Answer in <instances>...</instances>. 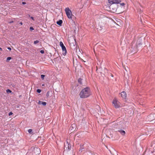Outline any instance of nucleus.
I'll return each instance as SVG.
<instances>
[{
	"label": "nucleus",
	"mask_w": 155,
	"mask_h": 155,
	"mask_svg": "<svg viewBox=\"0 0 155 155\" xmlns=\"http://www.w3.org/2000/svg\"><path fill=\"white\" fill-rule=\"evenodd\" d=\"M91 94V93L89 88L87 87L82 90L80 92L79 95L81 98H87Z\"/></svg>",
	"instance_id": "nucleus-1"
},
{
	"label": "nucleus",
	"mask_w": 155,
	"mask_h": 155,
	"mask_svg": "<svg viewBox=\"0 0 155 155\" xmlns=\"http://www.w3.org/2000/svg\"><path fill=\"white\" fill-rule=\"evenodd\" d=\"M65 11L68 18L71 20H72V15L71 11L68 8H66L65 9Z\"/></svg>",
	"instance_id": "nucleus-2"
},
{
	"label": "nucleus",
	"mask_w": 155,
	"mask_h": 155,
	"mask_svg": "<svg viewBox=\"0 0 155 155\" xmlns=\"http://www.w3.org/2000/svg\"><path fill=\"white\" fill-rule=\"evenodd\" d=\"M60 46L61 47L62 51L63 52L62 54L64 55H66L67 53V51L65 46L64 45L63 42L62 41L60 42Z\"/></svg>",
	"instance_id": "nucleus-3"
},
{
	"label": "nucleus",
	"mask_w": 155,
	"mask_h": 155,
	"mask_svg": "<svg viewBox=\"0 0 155 155\" xmlns=\"http://www.w3.org/2000/svg\"><path fill=\"white\" fill-rule=\"evenodd\" d=\"M112 103L116 108H118L120 107L119 102L116 99H114L113 100Z\"/></svg>",
	"instance_id": "nucleus-4"
},
{
	"label": "nucleus",
	"mask_w": 155,
	"mask_h": 155,
	"mask_svg": "<svg viewBox=\"0 0 155 155\" xmlns=\"http://www.w3.org/2000/svg\"><path fill=\"white\" fill-rule=\"evenodd\" d=\"M68 43L71 46H74L76 44L75 39H69Z\"/></svg>",
	"instance_id": "nucleus-5"
},
{
	"label": "nucleus",
	"mask_w": 155,
	"mask_h": 155,
	"mask_svg": "<svg viewBox=\"0 0 155 155\" xmlns=\"http://www.w3.org/2000/svg\"><path fill=\"white\" fill-rule=\"evenodd\" d=\"M121 2L120 0H108V2L111 4H118Z\"/></svg>",
	"instance_id": "nucleus-6"
},
{
	"label": "nucleus",
	"mask_w": 155,
	"mask_h": 155,
	"mask_svg": "<svg viewBox=\"0 0 155 155\" xmlns=\"http://www.w3.org/2000/svg\"><path fill=\"white\" fill-rule=\"evenodd\" d=\"M104 23L103 22H99L98 25V26L97 28V30L98 29L99 30H101L103 29L104 28Z\"/></svg>",
	"instance_id": "nucleus-7"
},
{
	"label": "nucleus",
	"mask_w": 155,
	"mask_h": 155,
	"mask_svg": "<svg viewBox=\"0 0 155 155\" xmlns=\"http://www.w3.org/2000/svg\"><path fill=\"white\" fill-rule=\"evenodd\" d=\"M120 95L122 98L124 99H126L127 97V94L124 91L120 93Z\"/></svg>",
	"instance_id": "nucleus-8"
},
{
	"label": "nucleus",
	"mask_w": 155,
	"mask_h": 155,
	"mask_svg": "<svg viewBox=\"0 0 155 155\" xmlns=\"http://www.w3.org/2000/svg\"><path fill=\"white\" fill-rule=\"evenodd\" d=\"M118 131L123 135H124L125 134V132L122 129H120L118 130Z\"/></svg>",
	"instance_id": "nucleus-9"
},
{
	"label": "nucleus",
	"mask_w": 155,
	"mask_h": 155,
	"mask_svg": "<svg viewBox=\"0 0 155 155\" xmlns=\"http://www.w3.org/2000/svg\"><path fill=\"white\" fill-rule=\"evenodd\" d=\"M71 146H70V145L68 143V147H65L64 148V150H70V149H71Z\"/></svg>",
	"instance_id": "nucleus-10"
},
{
	"label": "nucleus",
	"mask_w": 155,
	"mask_h": 155,
	"mask_svg": "<svg viewBox=\"0 0 155 155\" xmlns=\"http://www.w3.org/2000/svg\"><path fill=\"white\" fill-rule=\"evenodd\" d=\"M62 21L61 20H59V21H57V24L59 25H61V24L62 23Z\"/></svg>",
	"instance_id": "nucleus-11"
},
{
	"label": "nucleus",
	"mask_w": 155,
	"mask_h": 155,
	"mask_svg": "<svg viewBox=\"0 0 155 155\" xmlns=\"http://www.w3.org/2000/svg\"><path fill=\"white\" fill-rule=\"evenodd\" d=\"M153 150H152V148H150L149 149L150 151H151L152 153L155 152V147H153Z\"/></svg>",
	"instance_id": "nucleus-12"
},
{
	"label": "nucleus",
	"mask_w": 155,
	"mask_h": 155,
	"mask_svg": "<svg viewBox=\"0 0 155 155\" xmlns=\"http://www.w3.org/2000/svg\"><path fill=\"white\" fill-rule=\"evenodd\" d=\"M11 59V57H8L7 58L6 61H9Z\"/></svg>",
	"instance_id": "nucleus-13"
},
{
	"label": "nucleus",
	"mask_w": 155,
	"mask_h": 155,
	"mask_svg": "<svg viewBox=\"0 0 155 155\" xmlns=\"http://www.w3.org/2000/svg\"><path fill=\"white\" fill-rule=\"evenodd\" d=\"M45 77V75L43 74H42L41 75V78L42 79L44 80V77Z\"/></svg>",
	"instance_id": "nucleus-14"
},
{
	"label": "nucleus",
	"mask_w": 155,
	"mask_h": 155,
	"mask_svg": "<svg viewBox=\"0 0 155 155\" xmlns=\"http://www.w3.org/2000/svg\"><path fill=\"white\" fill-rule=\"evenodd\" d=\"M6 92L7 93H11L12 92V91L9 89H8L6 90Z\"/></svg>",
	"instance_id": "nucleus-15"
},
{
	"label": "nucleus",
	"mask_w": 155,
	"mask_h": 155,
	"mask_svg": "<svg viewBox=\"0 0 155 155\" xmlns=\"http://www.w3.org/2000/svg\"><path fill=\"white\" fill-rule=\"evenodd\" d=\"M41 104H42L44 106H45L46 104V103L45 102H43L41 103Z\"/></svg>",
	"instance_id": "nucleus-16"
},
{
	"label": "nucleus",
	"mask_w": 155,
	"mask_h": 155,
	"mask_svg": "<svg viewBox=\"0 0 155 155\" xmlns=\"http://www.w3.org/2000/svg\"><path fill=\"white\" fill-rule=\"evenodd\" d=\"M33 30H34V28L33 27H31L30 28V31H32Z\"/></svg>",
	"instance_id": "nucleus-17"
},
{
	"label": "nucleus",
	"mask_w": 155,
	"mask_h": 155,
	"mask_svg": "<svg viewBox=\"0 0 155 155\" xmlns=\"http://www.w3.org/2000/svg\"><path fill=\"white\" fill-rule=\"evenodd\" d=\"M120 5L122 6H124L125 5V4L124 3H120Z\"/></svg>",
	"instance_id": "nucleus-18"
},
{
	"label": "nucleus",
	"mask_w": 155,
	"mask_h": 155,
	"mask_svg": "<svg viewBox=\"0 0 155 155\" xmlns=\"http://www.w3.org/2000/svg\"><path fill=\"white\" fill-rule=\"evenodd\" d=\"M39 41L38 40H36L34 42V44H36L39 42Z\"/></svg>",
	"instance_id": "nucleus-19"
},
{
	"label": "nucleus",
	"mask_w": 155,
	"mask_h": 155,
	"mask_svg": "<svg viewBox=\"0 0 155 155\" xmlns=\"http://www.w3.org/2000/svg\"><path fill=\"white\" fill-rule=\"evenodd\" d=\"M41 90L40 89H38L37 90V92H38V93H40L41 92Z\"/></svg>",
	"instance_id": "nucleus-20"
},
{
	"label": "nucleus",
	"mask_w": 155,
	"mask_h": 155,
	"mask_svg": "<svg viewBox=\"0 0 155 155\" xmlns=\"http://www.w3.org/2000/svg\"><path fill=\"white\" fill-rule=\"evenodd\" d=\"M49 91H48L47 93L46 96H47V97H48L49 96Z\"/></svg>",
	"instance_id": "nucleus-21"
},
{
	"label": "nucleus",
	"mask_w": 155,
	"mask_h": 155,
	"mask_svg": "<svg viewBox=\"0 0 155 155\" xmlns=\"http://www.w3.org/2000/svg\"><path fill=\"white\" fill-rule=\"evenodd\" d=\"M32 131V130L31 129H29L28 130V132L30 133Z\"/></svg>",
	"instance_id": "nucleus-22"
},
{
	"label": "nucleus",
	"mask_w": 155,
	"mask_h": 155,
	"mask_svg": "<svg viewBox=\"0 0 155 155\" xmlns=\"http://www.w3.org/2000/svg\"><path fill=\"white\" fill-rule=\"evenodd\" d=\"M42 102H43L42 101H39L38 102V104H41Z\"/></svg>",
	"instance_id": "nucleus-23"
},
{
	"label": "nucleus",
	"mask_w": 155,
	"mask_h": 155,
	"mask_svg": "<svg viewBox=\"0 0 155 155\" xmlns=\"http://www.w3.org/2000/svg\"><path fill=\"white\" fill-rule=\"evenodd\" d=\"M40 52L41 53V54H43L44 53V50H41L40 51Z\"/></svg>",
	"instance_id": "nucleus-24"
},
{
	"label": "nucleus",
	"mask_w": 155,
	"mask_h": 155,
	"mask_svg": "<svg viewBox=\"0 0 155 155\" xmlns=\"http://www.w3.org/2000/svg\"><path fill=\"white\" fill-rule=\"evenodd\" d=\"M12 114L13 113H12V112H10L9 113L8 115L9 116H10L11 115H12Z\"/></svg>",
	"instance_id": "nucleus-25"
},
{
	"label": "nucleus",
	"mask_w": 155,
	"mask_h": 155,
	"mask_svg": "<svg viewBox=\"0 0 155 155\" xmlns=\"http://www.w3.org/2000/svg\"><path fill=\"white\" fill-rule=\"evenodd\" d=\"M81 149H80L79 150V151H82V149L83 148H81Z\"/></svg>",
	"instance_id": "nucleus-26"
},
{
	"label": "nucleus",
	"mask_w": 155,
	"mask_h": 155,
	"mask_svg": "<svg viewBox=\"0 0 155 155\" xmlns=\"http://www.w3.org/2000/svg\"><path fill=\"white\" fill-rule=\"evenodd\" d=\"M7 48L10 51H11V48L10 47H8Z\"/></svg>",
	"instance_id": "nucleus-27"
},
{
	"label": "nucleus",
	"mask_w": 155,
	"mask_h": 155,
	"mask_svg": "<svg viewBox=\"0 0 155 155\" xmlns=\"http://www.w3.org/2000/svg\"><path fill=\"white\" fill-rule=\"evenodd\" d=\"M73 126H74V125L72 124V125H71V126L70 128H71V127L73 128Z\"/></svg>",
	"instance_id": "nucleus-28"
},
{
	"label": "nucleus",
	"mask_w": 155,
	"mask_h": 155,
	"mask_svg": "<svg viewBox=\"0 0 155 155\" xmlns=\"http://www.w3.org/2000/svg\"><path fill=\"white\" fill-rule=\"evenodd\" d=\"M31 19H32V20H34V18H33V17H31Z\"/></svg>",
	"instance_id": "nucleus-29"
},
{
	"label": "nucleus",
	"mask_w": 155,
	"mask_h": 155,
	"mask_svg": "<svg viewBox=\"0 0 155 155\" xmlns=\"http://www.w3.org/2000/svg\"><path fill=\"white\" fill-rule=\"evenodd\" d=\"M13 21H11L10 22H9V23H13Z\"/></svg>",
	"instance_id": "nucleus-30"
},
{
	"label": "nucleus",
	"mask_w": 155,
	"mask_h": 155,
	"mask_svg": "<svg viewBox=\"0 0 155 155\" xmlns=\"http://www.w3.org/2000/svg\"><path fill=\"white\" fill-rule=\"evenodd\" d=\"M19 24H20L21 25H23V23H22V22H20V23H19Z\"/></svg>",
	"instance_id": "nucleus-31"
},
{
	"label": "nucleus",
	"mask_w": 155,
	"mask_h": 155,
	"mask_svg": "<svg viewBox=\"0 0 155 155\" xmlns=\"http://www.w3.org/2000/svg\"><path fill=\"white\" fill-rule=\"evenodd\" d=\"M81 60L82 61H83V62H85V61H84L81 58Z\"/></svg>",
	"instance_id": "nucleus-32"
},
{
	"label": "nucleus",
	"mask_w": 155,
	"mask_h": 155,
	"mask_svg": "<svg viewBox=\"0 0 155 155\" xmlns=\"http://www.w3.org/2000/svg\"><path fill=\"white\" fill-rule=\"evenodd\" d=\"M25 3H25V2H22V4H23V5H25Z\"/></svg>",
	"instance_id": "nucleus-33"
},
{
	"label": "nucleus",
	"mask_w": 155,
	"mask_h": 155,
	"mask_svg": "<svg viewBox=\"0 0 155 155\" xmlns=\"http://www.w3.org/2000/svg\"><path fill=\"white\" fill-rule=\"evenodd\" d=\"M0 50L1 51H2V49L1 48H0Z\"/></svg>",
	"instance_id": "nucleus-34"
},
{
	"label": "nucleus",
	"mask_w": 155,
	"mask_h": 155,
	"mask_svg": "<svg viewBox=\"0 0 155 155\" xmlns=\"http://www.w3.org/2000/svg\"><path fill=\"white\" fill-rule=\"evenodd\" d=\"M133 44L132 43V48H133Z\"/></svg>",
	"instance_id": "nucleus-35"
},
{
	"label": "nucleus",
	"mask_w": 155,
	"mask_h": 155,
	"mask_svg": "<svg viewBox=\"0 0 155 155\" xmlns=\"http://www.w3.org/2000/svg\"><path fill=\"white\" fill-rule=\"evenodd\" d=\"M45 85L44 84H42V86H44Z\"/></svg>",
	"instance_id": "nucleus-36"
},
{
	"label": "nucleus",
	"mask_w": 155,
	"mask_h": 155,
	"mask_svg": "<svg viewBox=\"0 0 155 155\" xmlns=\"http://www.w3.org/2000/svg\"><path fill=\"white\" fill-rule=\"evenodd\" d=\"M96 71L97 70V66H96Z\"/></svg>",
	"instance_id": "nucleus-37"
},
{
	"label": "nucleus",
	"mask_w": 155,
	"mask_h": 155,
	"mask_svg": "<svg viewBox=\"0 0 155 155\" xmlns=\"http://www.w3.org/2000/svg\"><path fill=\"white\" fill-rule=\"evenodd\" d=\"M94 53H95V50H94Z\"/></svg>",
	"instance_id": "nucleus-38"
},
{
	"label": "nucleus",
	"mask_w": 155,
	"mask_h": 155,
	"mask_svg": "<svg viewBox=\"0 0 155 155\" xmlns=\"http://www.w3.org/2000/svg\"><path fill=\"white\" fill-rule=\"evenodd\" d=\"M136 45V48H137V45H136H136Z\"/></svg>",
	"instance_id": "nucleus-39"
}]
</instances>
